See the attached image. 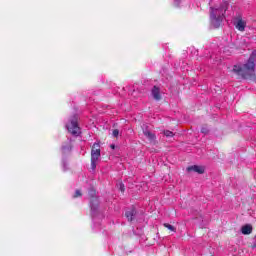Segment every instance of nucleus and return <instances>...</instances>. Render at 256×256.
<instances>
[{
    "label": "nucleus",
    "mask_w": 256,
    "mask_h": 256,
    "mask_svg": "<svg viewBox=\"0 0 256 256\" xmlns=\"http://www.w3.org/2000/svg\"><path fill=\"white\" fill-rule=\"evenodd\" d=\"M164 135H165V137H173L174 134L170 130H165Z\"/></svg>",
    "instance_id": "dca6fc26"
},
{
    "label": "nucleus",
    "mask_w": 256,
    "mask_h": 256,
    "mask_svg": "<svg viewBox=\"0 0 256 256\" xmlns=\"http://www.w3.org/2000/svg\"><path fill=\"white\" fill-rule=\"evenodd\" d=\"M89 195L91 197V199H90L91 213H92V216L95 217V215H97V209H99V198H97V196H95L94 189L89 190Z\"/></svg>",
    "instance_id": "7ed1b4c3"
},
{
    "label": "nucleus",
    "mask_w": 256,
    "mask_h": 256,
    "mask_svg": "<svg viewBox=\"0 0 256 256\" xmlns=\"http://www.w3.org/2000/svg\"><path fill=\"white\" fill-rule=\"evenodd\" d=\"M101 154V145L99 143H94L92 146L91 154Z\"/></svg>",
    "instance_id": "f8f14e48"
},
{
    "label": "nucleus",
    "mask_w": 256,
    "mask_h": 256,
    "mask_svg": "<svg viewBox=\"0 0 256 256\" xmlns=\"http://www.w3.org/2000/svg\"><path fill=\"white\" fill-rule=\"evenodd\" d=\"M214 1L215 0H211L209 3L210 21H211V25L215 27V29H218V27H221V23H223V20L225 19V13H227L229 2L222 1V3H220V6L213 7Z\"/></svg>",
    "instance_id": "f257e3e1"
},
{
    "label": "nucleus",
    "mask_w": 256,
    "mask_h": 256,
    "mask_svg": "<svg viewBox=\"0 0 256 256\" xmlns=\"http://www.w3.org/2000/svg\"><path fill=\"white\" fill-rule=\"evenodd\" d=\"M164 227H166V229H169V231H173L174 233L177 231V229L169 223H164Z\"/></svg>",
    "instance_id": "ddd939ff"
},
{
    "label": "nucleus",
    "mask_w": 256,
    "mask_h": 256,
    "mask_svg": "<svg viewBox=\"0 0 256 256\" xmlns=\"http://www.w3.org/2000/svg\"><path fill=\"white\" fill-rule=\"evenodd\" d=\"M120 191L123 193L125 191V185L123 183H120Z\"/></svg>",
    "instance_id": "412c9836"
},
{
    "label": "nucleus",
    "mask_w": 256,
    "mask_h": 256,
    "mask_svg": "<svg viewBox=\"0 0 256 256\" xmlns=\"http://www.w3.org/2000/svg\"><path fill=\"white\" fill-rule=\"evenodd\" d=\"M241 232L243 235H251V233H253V226H251L250 224H246L242 226Z\"/></svg>",
    "instance_id": "6e6552de"
},
{
    "label": "nucleus",
    "mask_w": 256,
    "mask_h": 256,
    "mask_svg": "<svg viewBox=\"0 0 256 256\" xmlns=\"http://www.w3.org/2000/svg\"><path fill=\"white\" fill-rule=\"evenodd\" d=\"M173 5H174V7H180V5H181L180 0H174Z\"/></svg>",
    "instance_id": "a211bd4d"
},
{
    "label": "nucleus",
    "mask_w": 256,
    "mask_h": 256,
    "mask_svg": "<svg viewBox=\"0 0 256 256\" xmlns=\"http://www.w3.org/2000/svg\"><path fill=\"white\" fill-rule=\"evenodd\" d=\"M234 26L238 31H245V27H247V22L243 20L241 16H238L234 20Z\"/></svg>",
    "instance_id": "39448f33"
},
{
    "label": "nucleus",
    "mask_w": 256,
    "mask_h": 256,
    "mask_svg": "<svg viewBox=\"0 0 256 256\" xmlns=\"http://www.w3.org/2000/svg\"><path fill=\"white\" fill-rule=\"evenodd\" d=\"M111 149H115V144L110 145Z\"/></svg>",
    "instance_id": "4be33fe9"
},
{
    "label": "nucleus",
    "mask_w": 256,
    "mask_h": 256,
    "mask_svg": "<svg viewBox=\"0 0 256 256\" xmlns=\"http://www.w3.org/2000/svg\"><path fill=\"white\" fill-rule=\"evenodd\" d=\"M201 133H203L204 135H207V133H209V129L203 127V128L201 129Z\"/></svg>",
    "instance_id": "aec40b11"
},
{
    "label": "nucleus",
    "mask_w": 256,
    "mask_h": 256,
    "mask_svg": "<svg viewBox=\"0 0 256 256\" xmlns=\"http://www.w3.org/2000/svg\"><path fill=\"white\" fill-rule=\"evenodd\" d=\"M188 172L194 171V173H198L199 175H203L205 173V167L194 165L187 168Z\"/></svg>",
    "instance_id": "423d86ee"
},
{
    "label": "nucleus",
    "mask_w": 256,
    "mask_h": 256,
    "mask_svg": "<svg viewBox=\"0 0 256 256\" xmlns=\"http://www.w3.org/2000/svg\"><path fill=\"white\" fill-rule=\"evenodd\" d=\"M143 133H144L145 137H147V139H149V141H155V139H156L155 134H153L151 131H149V129L145 128L143 130Z\"/></svg>",
    "instance_id": "9b49d317"
},
{
    "label": "nucleus",
    "mask_w": 256,
    "mask_h": 256,
    "mask_svg": "<svg viewBox=\"0 0 256 256\" xmlns=\"http://www.w3.org/2000/svg\"><path fill=\"white\" fill-rule=\"evenodd\" d=\"M232 71L242 79H255V54L250 55L243 66L234 65Z\"/></svg>",
    "instance_id": "f03ea898"
},
{
    "label": "nucleus",
    "mask_w": 256,
    "mask_h": 256,
    "mask_svg": "<svg viewBox=\"0 0 256 256\" xmlns=\"http://www.w3.org/2000/svg\"><path fill=\"white\" fill-rule=\"evenodd\" d=\"M113 137H119V130L115 129L112 132Z\"/></svg>",
    "instance_id": "6ab92c4d"
},
{
    "label": "nucleus",
    "mask_w": 256,
    "mask_h": 256,
    "mask_svg": "<svg viewBox=\"0 0 256 256\" xmlns=\"http://www.w3.org/2000/svg\"><path fill=\"white\" fill-rule=\"evenodd\" d=\"M91 169H92L93 171H95V169H97V161L91 160Z\"/></svg>",
    "instance_id": "2eb2a0df"
},
{
    "label": "nucleus",
    "mask_w": 256,
    "mask_h": 256,
    "mask_svg": "<svg viewBox=\"0 0 256 256\" xmlns=\"http://www.w3.org/2000/svg\"><path fill=\"white\" fill-rule=\"evenodd\" d=\"M125 215L128 221H133L135 215H137V210H135V208H131L130 210L126 211Z\"/></svg>",
    "instance_id": "1a4fd4ad"
},
{
    "label": "nucleus",
    "mask_w": 256,
    "mask_h": 256,
    "mask_svg": "<svg viewBox=\"0 0 256 256\" xmlns=\"http://www.w3.org/2000/svg\"><path fill=\"white\" fill-rule=\"evenodd\" d=\"M151 95L155 101H161V89L157 86H154L151 90Z\"/></svg>",
    "instance_id": "0eeeda50"
},
{
    "label": "nucleus",
    "mask_w": 256,
    "mask_h": 256,
    "mask_svg": "<svg viewBox=\"0 0 256 256\" xmlns=\"http://www.w3.org/2000/svg\"><path fill=\"white\" fill-rule=\"evenodd\" d=\"M77 119V115H74L72 119L69 121V123L66 124V129L72 135H79V133H81L79 124L77 123Z\"/></svg>",
    "instance_id": "20e7f679"
},
{
    "label": "nucleus",
    "mask_w": 256,
    "mask_h": 256,
    "mask_svg": "<svg viewBox=\"0 0 256 256\" xmlns=\"http://www.w3.org/2000/svg\"><path fill=\"white\" fill-rule=\"evenodd\" d=\"M71 149H73L71 140H68L65 144L62 145V153H71Z\"/></svg>",
    "instance_id": "9d476101"
},
{
    "label": "nucleus",
    "mask_w": 256,
    "mask_h": 256,
    "mask_svg": "<svg viewBox=\"0 0 256 256\" xmlns=\"http://www.w3.org/2000/svg\"><path fill=\"white\" fill-rule=\"evenodd\" d=\"M77 197H81V190H76L75 194L73 196L74 199H77Z\"/></svg>",
    "instance_id": "f3484780"
},
{
    "label": "nucleus",
    "mask_w": 256,
    "mask_h": 256,
    "mask_svg": "<svg viewBox=\"0 0 256 256\" xmlns=\"http://www.w3.org/2000/svg\"><path fill=\"white\" fill-rule=\"evenodd\" d=\"M101 158V154H91V161H99V159Z\"/></svg>",
    "instance_id": "4468645a"
}]
</instances>
